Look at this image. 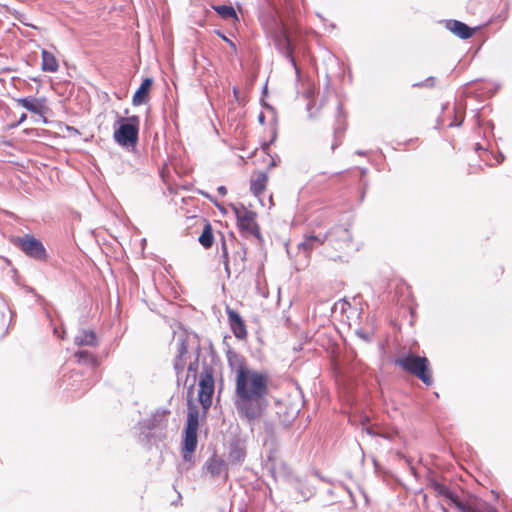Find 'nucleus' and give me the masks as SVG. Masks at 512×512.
I'll return each instance as SVG.
<instances>
[{"instance_id":"f257e3e1","label":"nucleus","mask_w":512,"mask_h":512,"mask_svg":"<svg viewBox=\"0 0 512 512\" xmlns=\"http://www.w3.org/2000/svg\"><path fill=\"white\" fill-rule=\"evenodd\" d=\"M270 382L267 372L255 369L242 371L235 378L234 405L241 418L253 422L263 416L268 406Z\"/></svg>"},{"instance_id":"f03ea898","label":"nucleus","mask_w":512,"mask_h":512,"mask_svg":"<svg viewBox=\"0 0 512 512\" xmlns=\"http://www.w3.org/2000/svg\"><path fill=\"white\" fill-rule=\"evenodd\" d=\"M395 364L404 372L421 380L425 385L433 384L432 369L427 357L409 352L398 357Z\"/></svg>"},{"instance_id":"7ed1b4c3","label":"nucleus","mask_w":512,"mask_h":512,"mask_svg":"<svg viewBox=\"0 0 512 512\" xmlns=\"http://www.w3.org/2000/svg\"><path fill=\"white\" fill-rule=\"evenodd\" d=\"M187 421L184 430V440L182 445V456L185 461H191L192 455L196 450L198 439L197 431L199 428V410L194 404L192 397L188 399Z\"/></svg>"},{"instance_id":"20e7f679","label":"nucleus","mask_w":512,"mask_h":512,"mask_svg":"<svg viewBox=\"0 0 512 512\" xmlns=\"http://www.w3.org/2000/svg\"><path fill=\"white\" fill-rule=\"evenodd\" d=\"M232 210L236 216L237 226L245 237L253 236L261 239V229L257 222V213L247 209L244 205L233 206Z\"/></svg>"},{"instance_id":"39448f33","label":"nucleus","mask_w":512,"mask_h":512,"mask_svg":"<svg viewBox=\"0 0 512 512\" xmlns=\"http://www.w3.org/2000/svg\"><path fill=\"white\" fill-rule=\"evenodd\" d=\"M198 401L206 413L212 405L215 391L214 370L211 366H204L198 382Z\"/></svg>"},{"instance_id":"423d86ee","label":"nucleus","mask_w":512,"mask_h":512,"mask_svg":"<svg viewBox=\"0 0 512 512\" xmlns=\"http://www.w3.org/2000/svg\"><path fill=\"white\" fill-rule=\"evenodd\" d=\"M296 32L297 30L292 23L282 21L281 27L274 34V40L277 48L289 59L291 64L297 69L296 61L293 56L294 46L292 44Z\"/></svg>"},{"instance_id":"0eeeda50","label":"nucleus","mask_w":512,"mask_h":512,"mask_svg":"<svg viewBox=\"0 0 512 512\" xmlns=\"http://www.w3.org/2000/svg\"><path fill=\"white\" fill-rule=\"evenodd\" d=\"M230 245L233 248L232 255L228 251V243L225 239L222 240V258L225 271L230 274V263H232L236 269H243L246 262L247 251L245 246L237 241L233 236L230 239Z\"/></svg>"},{"instance_id":"6e6552de","label":"nucleus","mask_w":512,"mask_h":512,"mask_svg":"<svg viewBox=\"0 0 512 512\" xmlns=\"http://www.w3.org/2000/svg\"><path fill=\"white\" fill-rule=\"evenodd\" d=\"M119 128L114 131V139L121 146H135L138 142L139 119L137 116L122 119Z\"/></svg>"},{"instance_id":"1a4fd4ad","label":"nucleus","mask_w":512,"mask_h":512,"mask_svg":"<svg viewBox=\"0 0 512 512\" xmlns=\"http://www.w3.org/2000/svg\"><path fill=\"white\" fill-rule=\"evenodd\" d=\"M16 244L29 257L45 261L47 259L46 249L40 240L30 234L17 238Z\"/></svg>"},{"instance_id":"9d476101","label":"nucleus","mask_w":512,"mask_h":512,"mask_svg":"<svg viewBox=\"0 0 512 512\" xmlns=\"http://www.w3.org/2000/svg\"><path fill=\"white\" fill-rule=\"evenodd\" d=\"M329 232L316 233L314 229L308 231L302 242L298 244V250L309 257L313 250L323 246L328 240Z\"/></svg>"},{"instance_id":"9b49d317","label":"nucleus","mask_w":512,"mask_h":512,"mask_svg":"<svg viewBox=\"0 0 512 512\" xmlns=\"http://www.w3.org/2000/svg\"><path fill=\"white\" fill-rule=\"evenodd\" d=\"M225 312L227 314L229 327L238 340H246L248 337V330L244 319L241 315L234 309L227 306L225 308Z\"/></svg>"},{"instance_id":"f8f14e48","label":"nucleus","mask_w":512,"mask_h":512,"mask_svg":"<svg viewBox=\"0 0 512 512\" xmlns=\"http://www.w3.org/2000/svg\"><path fill=\"white\" fill-rule=\"evenodd\" d=\"M444 26L447 30H449L451 33H453L454 35H456L457 37H459L461 39L471 38L477 29V28H470L465 23H463L459 20H454V19L445 20Z\"/></svg>"},{"instance_id":"ddd939ff","label":"nucleus","mask_w":512,"mask_h":512,"mask_svg":"<svg viewBox=\"0 0 512 512\" xmlns=\"http://www.w3.org/2000/svg\"><path fill=\"white\" fill-rule=\"evenodd\" d=\"M269 176L264 171H254L250 177V191L260 198L267 188Z\"/></svg>"},{"instance_id":"4468645a","label":"nucleus","mask_w":512,"mask_h":512,"mask_svg":"<svg viewBox=\"0 0 512 512\" xmlns=\"http://www.w3.org/2000/svg\"><path fill=\"white\" fill-rule=\"evenodd\" d=\"M228 366L235 372V378L239 377L242 371H250L245 358L237 352L228 351L227 353Z\"/></svg>"},{"instance_id":"2eb2a0df","label":"nucleus","mask_w":512,"mask_h":512,"mask_svg":"<svg viewBox=\"0 0 512 512\" xmlns=\"http://www.w3.org/2000/svg\"><path fill=\"white\" fill-rule=\"evenodd\" d=\"M152 84L153 81L151 78H145L142 81L140 87L136 90L132 97V103L134 106H140L149 101Z\"/></svg>"},{"instance_id":"dca6fc26","label":"nucleus","mask_w":512,"mask_h":512,"mask_svg":"<svg viewBox=\"0 0 512 512\" xmlns=\"http://www.w3.org/2000/svg\"><path fill=\"white\" fill-rule=\"evenodd\" d=\"M188 353V347L186 340L184 338H180L176 343V355L174 360V368L176 372L179 374L184 371L186 366L185 356Z\"/></svg>"},{"instance_id":"f3484780","label":"nucleus","mask_w":512,"mask_h":512,"mask_svg":"<svg viewBox=\"0 0 512 512\" xmlns=\"http://www.w3.org/2000/svg\"><path fill=\"white\" fill-rule=\"evenodd\" d=\"M44 99H37L34 97H28V98H19L16 99V103L20 105L21 107L27 109L28 111L42 115L44 111Z\"/></svg>"},{"instance_id":"a211bd4d","label":"nucleus","mask_w":512,"mask_h":512,"mask_svg":"<svg viewBox=\"0 0 512 512\" xmlns=\"http://www.w3.org/2000/svg\"><path fill=\"white\" fill-rule=\"evenodd\" d=\"M206 469L212 477H218L222 474L227 477L228 475L226 462L217 456L209 458L206 462Z\"/></svg>"},{"instance_id":"6ab92c4d","label":"nucleus","mask_w":512,"mask_h":512,"mask_svg":"<svg viewBox=\"0 0 512 512\" xmlns=\"http://www.w3.org/2000/svg\"><path fill=\"white\" fill-rule=\"evenodd\" d=\"M41 69L44 72L55 73L59 70V62L56 56L45 49L41 51Z\"/></svg>"},{"instance_id":"aec40b11","label":"nucleus","mask_w":512,"mask_h":512,"mask_svg":"<svg viewBox=\"0 0 512 512\" xmlns=\"http://www.w3.org/2000/svg\"><path fill=\"white\" fill-rule=\"evenodd\" d=\"M346 130V117L342 112L337 113V127L334 129V142L331 149L335 150L341 143Z\"/></svg>"},{"instance_id":"412c9836","label":"nucleus","mask_w":512,"mask_h":512,"mask_svg":"<svg viewBox=\"0 0 512 512\" xmlns=\"http://www.w3.org/2000/svg\"><path fill=\"white\" fill-rule=\"evenodd\" d=\"M198 241L205 249H209L213 246V243H214L213 229H212V225L207 220L204 221L203 230L198 237Z\"/></svg>"},{"instance_id":"4be33fe9","label":"nucleus","mask_w":512,"mask_h":512,"mask_svg":"<svg viewBox=\"0 0 512 512\" xmlns=\"http://www.w3.org/2000/svg\"><path fill=\"white\" fill-rule=\"evenodd\" d=\"M450 498L461 512H498V510L491 505H481L478 507H472L470 505L462 503L461 501L453 498L452 496H450Z\"/></svg>"},{"instance_id":"5701e85b","label":"nucleus","mask_w":512,"mask_h":512,"mask_svg":"<svg viewBox=\"0 0 512 512\" xmlns=\"http://www.w3.org/2000/svg\"><path fill=\"white\" fill-rule=\"evenodd\" d=\"M74 342L78 346H96V334L92 330H83L75 337Z\"/></svg>"},{"instance_id":"b1692460","label":"nucleus","mask_w":512,"mask_h":512,"mask_svg":"<svg viewBox=\"0 0 512 512\" xmlns=\"http://www.w3.org/2000/svg\"><path fill=\"white\" fill-rule=\"evenodd\" d=\"M213 9L223 18V19H233L238 21V16L235 9L232 6L228 5H217L213 6Z\"/></svg>"},{"instance_id":"393cba45","label":"nucleus","mask_w":512,"mask_h":512,"mask_svg":"<svg viewBox=\"0 0 512 512\" xmlns=\"http://www.w3.org/2000/svg\"><path fill=\"white\" fill-rule=\"evenodd\" d=\"M75 357L78 359V362L80 363H88L92 365H96V358L94 355L89 353L86 350H81L75 353Z\"/></svg>"},{"instance_id":"a878e982","label":"nucleus","mask_w":512,"mask_h":512,"mask_svg":"<svg viewBox=\"0 0 512 512\" xmlns=\"http://www.w3.org/2000/svg\"><path fill=\"white\" fill-rule=\"evenodd\" d=\"M338 240L342 242V244L339 245V247H338L339 249H344L346 247H349V245L351 243V235H350L349 231L346 229L341 230Z\"/></svg>"},{"instance_id":"bb28decb","label":"nucleus","mask_w":512,"mask_h":512,"mask_svg":"<svg viewBox=\"0 0 512 512\" xmlns=\"http://www.w3.org/2000/svg\"><path fill=\"white\" fill-rule=\"evenodd\" d=\"M217 34L224 40V41H228V44L229 46L231 47V49L236 52L237 51V47L235 45V43L233 41H231L230 39H228L224 34H222L220 31H217Z\"/></svg>"},{"instance_id":"cd10ccee","label":"nucleus","mask_w":512,"mask_h":512,"mask_svg":"<svg viewBox=\"0 0 512 512\" xmlns=\"http://www.w3.org/2000/svg\"><path fill=\"white\" fill-rule=\"evenodd\" d=\"M434 84H435V78L434 77H429V78H427L425 80V85L426 86L432 87V86H434Z\"/></svg>"},{"instance_id":"c85d7f7f","label":"nucleus","mask_w":512,"mask_h":512,"mask_svg":"<svg viewBox=\"0 0 512 512\" xmlns=\"http://www.w3.org/2000/svg\"><path fill=\"white\" fill-rule=\"evenodd\" d=\"M217 191L221 196H225L227 194V189L225 186H219Z\"/></svg>"},{"instance_id":"c756f323","label":"nucleus","mask_w":512,"mask_h":512,"mask_svg":"<svg viewBox=\"0 0 512 512\" xmlns=\"http://www.w3.org/2000/svg\"><path fill=\"white\" fill-rule=\"evenodd\" d=\"M357 335H358L359 337H361L363 340H365V341H369V337H368V336H366L363 332H359V331H357Z\"/></svg>"},{"instance_id":"7c9ffc66","label":"nucleus","mask_w":512,"mask_h":512,"mask_svg":"<svg viewBox=\"0 0 512 512\" xmlns=\"http://www.w3.org/2000/svg\"><path fill=\"white\" fill-rule=\"evenodd\" d=\"M26 118H27L26 114H25V113H23V114L21 115V117H20L19 121H18L14 126H16V125H18V124H20V123L24 122V121L26 120Z\"/></svg>"},{"instance_id":"2f4dec72","label":"nucleus","mask_w":512,"mask_h":512,"mask_svg":"<svg viewBox=\"0 0 512 512\" xmlns=\"http://www.w3.org/2000/svg\"><path fill=\"white\" fill-rule=\"evenodd\" d=\"M461 121H462V116L460 115V121H459V123L450 122V123L448 124V126H449V127H453V126H455V125H459V124L461 123Z\"/></svg>"}]
</instances>
